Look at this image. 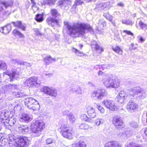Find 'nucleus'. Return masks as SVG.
I'll list each match as a JSON object with an SVG mask.
<instances>
[{
  "label": "nucleus",
  "mask_w": 147,
  "mask_h": 147,
  "mask_svg": "<svg viewBox=\"0 0 147 147\" xmlns=\"http://www.w3.org/2000/svg\"><path fill=\"white\" fill-rule=\"evenodd\" d=\"M64 24L67 28L69 34L73 38L83 35L86 30L89 31L92 30V28L88 24L81 23L71 26L67 22H64Z\"/></svg>",
  "instance_id": "obj_1"
},
{
  "label": "nucleus",
  "mask_w": 147,
  "mask_h": 147,
  "mask_svg": "<svg viewBox=\"0 0 147 147\" xmlns=\"http://www.w3.org/2000/svg\"><path fill=\"white\" fill-rule=\"evenodd\" d=\"M45 123L42 120H37L31 125L32 132L36 136H39L42 130L45 128Z\"/></svg>",
  "instance_id": "obj_2"
},
{
  "label": "nucleus",
  "mask_w": 147,
  "mask_h": 147,
  "mask_svg": "<svg viewBox=\"0 0 147 147\" xmlns=\"http://www.w3.org/2000/svg\"><path fill=\"white\" fill-rule=\"evenodd\" d=\"M60 132L64 137L69 139L73 138L75 135V133L71 127L68 126L66 124L62 125L60 128Z\"/></svg>",
  "instance_id": "obj_3"
},
{
  "label": "nucleus",
  "mask_w": 147,
  "mask_h": 147,
  "mask_svg": "<svg viewBox=\"0 0 147 147\" xmlns=\"http://www.w3.org/2000/svg\"><path fill=\"white\" fill-rule=\"evenodd\" d=\"M24 100L25 106L30 109L34 111L39 109L40 105L38 102L32 98H25Z\"/></svg>",
  "instance_id": "obj_4"
},
{
  "label": "nucleus",
  "mask_w": 147,
  "mask_h": 147,
  "mask_svg": "<svg viewBox=\"0 0 147 147\" xmlns=\"http://www.w3.org/2000/svg\"><path fill=\"white\" fill-rule=\"evenodd\" d=\"M107 95V93L105 90L98 89L92 92L91 97L95 100H101Z\"/></svg>",
  "instance_id": "obj_5"
},
{
  "label": "nucleus",
  "mask_w": 147,
  "mask_h": 147,
  "mask_svg": "<svg viewBox=\"0 0 147 147\" xmlns=\"http://www.w3.org/2000/svg\"><path fill=\"white\" fill-rule=\"evenodd\" d=\"M40 81L38 78L34 76L26 80L24 82V84L29 87H38L40 86Z\"/></svg>",
  "instance_id": "obj_6"
},
{
  "label": "nucleus",
  "mask_w": 147,
  "mask_h": 147,
  "mask_svg": "<svg viewBox=\"0 0 147 147\" xmlns=\"http://www.w3.org/2000/svg\"><path fill=\"white\" fill-rule=\"evenodd\" d=\"M112 122L115 127L117 129H121L124 126V122L119 116H114L113 117Z\"/></svg>",
  "instance_id": "obj_7"
},
{
  "label": "nucleus",
  "mask_w": 147,
  "mask_h": 147,
  "mask_svg": "<svg viewBox=\"0 0 147 147\" xmlns=\"http://www.w3.org/2000/svg\"><path fill=\"white\" fill-rule=\"evenodd\" d=\"M41 91L51 96L56 97L57 95V90L53 88L45 86L41 89Z\"/></svg>",
  "instance_id": "obj_8"
},
{
  "label": "nucleus",
  "mask_w": 147,
  "mask_h": 147,
  "mask_svg": "<svg viewBox=\"0 0 147 147\" xmlns=\"http://www.w3.org/2000/svg\"><path fill=\"white\" fill-rule=\"evenodd\" d=\"M102 103L107 108L111 111H115L117 110V106L113 100H105L102 102Z\"/></svg>",
  "instance_id": "obj_9"
},
{
  "label": "nucleus",
  "mask_w": 147,
  "mask_h": 147,
  "mask_svg": "<svg viewBox=\"0 0 147 147\" xmlns=\"http://www.w3.org/2000/svg\"><path fill=\"white\" fill-rule=\"evenodd\" d=\"M6 114L4 113L3 115H2L1 118L3 119L2 123L5 125L6 126L10 125L11 126H13L15 123H16L15 119L13 118H8V119L6 118L7 116H5Z\"/></svg>",
  "instance_id": "obj_10"
},
{
  "label": "nucleus",
  "mask_w": 147,
  "mask_h": 147,
  "mask_svg": "<svg viewBox=\"0 0 147 147\" xmlns=\"http://www.w3.org/2000/svg\"><path fill=\"white\" fill-rule=\"evenodd\" d=\"M138 108V104L132 101L129 102L126 106L127 110L131 113H133L136 111Z\"/></svg>",
  "instance_id": "obj_11"
},
{
  "label": "nucleus",
  "mask_w": 147,
  "mask_h": 147,
  "mask_svg": "<svg viewBox=\"0 0 147 147\" xmlns=\"http://www.w3.org/2000/svg\"><path fill=\"white\" fill-rule=\"evenodd\" d=\"M18 147H26L29 144L28 139L25 136H21L18 139Z\"/></svg>",
  "instance_id": "obj_12"
},
{
  "label": "nucleus",
  "mask_w": 147,
  "mask_h": 147,
  "mask_svg": "<svg viewBox=\"0 0 147 147\" xmlns=\"http://www.w3.org/2000/svg\"><path fill=\"white\" fill-rule=\"evenodd\" d=\"M13 1L12 0L7 1L0 0V12L2 11L4 8L2 5L4 6V8L6 9L8 7H11L13 5Z\"/></svg>",
  "instance_id": "obj_13"
},
{
  "label": "nucleus",
  "mask_w": 147,
  "mask_h": 147,
  "mask_svg": "<svg viewBox=\"0 0 147 147\" xmlns=\"http://www.w3.org/2000/svg\"><path fill=\"white\" fill-rule=\"evenodd\" d=\"M6 74L8 75L10 79V81H13L15 80H18L19 78V73L16 69H14L10 72H6Z\"/></svg>",
  "instance_id": "obj_14"
},
{
  "label": "nucleus",
  "mask_w": 147,
  "mask_h": 147,
  "mask_svg": "<svg viewBox=\"0 0 147 147\" xmlns=\"http://www.w3.org/2000/svg\"><path fill=\"white\" fill-rule=\"evenodd\" d=\"M110 75H113L108 74H105V77L102 80L103 84L107 88H112V86H110L111 84L113 83L112 80V78H110L109 77Z\"/></svg>",
  "instance_id": "obj_15"
},
{
  "label": "nucleus",
  "mask_w": 147,
  "mask_h": 147,
  "mask_svg": "<svg viewBox=\"0 0 147 147\" xmlns=\"http://www.w3.org/2000/svg\"><path fill=\"white\" fill-rule=\"evenodd\" d=\"M110 78H112L113 83L110 86H112V88H117L119 86L121 81L117 77L113 75H110L109 76Z\"/></svg>",
  "instance_id": "obj_16"
},
{
  "label": "nucleus",
  "mask_w": 147,
  "mask_h": 147,
  "mask_svg": "<svg viewBox=\"0 0 147 147\" xmlns=\"http://www.w3.org/2000/svg\"><path fill=\"white\" fill-rule=\"evenodd\" d=\"M16 124V128L20 133L24 134L28 131V128L27 125H21L18 123Z\"/></svg>",
  "instance_id": "obj_17"
},
{
  "label": "nucleus",
  "mask_w": 147,
  "mask_h": 147,
  "mask_svg": "<svg viewBox=\"0 0 147 147\" xmlns=\"http://www.w3.org/2000/svg\"><path fill=\"white\" fill-rule=\"evenodd\" d=\"M109 5V2L97 3L96 4L95 9L98 10H101L107 8Z\"/></svg>",
  "instance_id": "obj_18"
},
{
  "label": "nucleus",
  "mask_w": 147,
  "mask_h": 147,
  "mask_svg": "<svg viewBox=\"0 0 147 147\" xmlns=\"http://www.w3.org/2000/svg\"><path fill=\"white\" fill-rule=\"evenodd\" d=\"M91 45L92 49L95 50L98 53H100L103 51V50L97 44L96 41L93 40L91 42Z\"/></svg>",
  "instance_id": "obj_19"
},
{
  "label": "nucleus",
  "mask_w": 147,
  "mask_h": 147,
  "mask_svg": "<svg viewBox=\"0 0 147 147\" xmlns=\"http://www.w3.org/2000/svg\"><path fill=\"white\" fill-rule=\"evenodd\" d=\"M105 147H122L118 142L111 141L108 142L105 144Z\"/></svg>",
  "instance_id": "obj_20"
},
{
  "label": "nucleus",
  "mask_w": 147,
  "mask_h": 147,
  "mask_svg": "<svg viewBox=\"0 0 147 147\" xmlns=\"http://www.w3.org/2000/svg\"><path fill=\"white\" fill-rule=\"evenodd\" d=\"M11 30L10 25L8 24L5 26L0 28V32L5 34H8Z\"/></svg>",
  "instance_id": "obj_21"
},
{
  "label": "nucleus",
  "mask_w": 147,
  "mask_h": 147,
  "mask_svg": "<svg viewBox=\"0 0 147 147\" xmlns=\"http://www.w3.org/2000/svg\"><path fill=\"white\" fill-rule=\"evenodd\" d=\"M47 22L49 25L53 27L55 25H59V22L57 20L52 17H49L47 19Z\"/></svg>",
  "instance_id": "obj_22"
},
{
  "label": "nucleus",
  "mask_w": 147,
  "mask_h": 147,
  "mask_svg": "<svg viewBox=\"0 0 147 147\" xmlns=\"http://www.w3.org/2000/svg\"><path fill=\"white\" fill-rule=\"evenodd\" d=\"M143 88L139 87H136L131 89L130 91V94L134 96L135 94H139L142 91Z\"/></svg>",
  "instance_id": "obj_23"
},
{
  "label": "nucleus",
  "mask_w": 147,
  "mask_h": 147,
  "mask_svg": "<svg viewBox=\"0 0 147 147\" xmlns=\"http://www.w3.org/2000/svg\"><path fill=\"white\" fill-rule=\"evenodd\" d=\"M87 112L89 116L91 118H94L96 115V113L94 109L90 107L87 108Z\"/></svg>",
  "instance_id": "obj_24"
},
{
  "label": "nucleus",
  "mask_w": 147,
  "mask_h": 147,
  "mask_svg": "<svg viewBox=\"0 0 147 147\" xmlns=\"http://www.w3.org/2000/svg\"><path fill=\"white\" fill-rule=\"evenodd\" d=\"M71 4V1L70 0H62L59 2V5L61 7L64 6L67 9L69 8L68 5H70Z\"/></svg>",
  "instance_id": "obj_25"
},
{
  "label": "nucleus",
  "mask_w": 147,
  "mask_h": 147,
  "mask_svg": "<svg viewBox=\"0 0 147 147\" xmlns=\"http://www.w3.org/2000/svg\"><path fill=\"white\" fill-rule=\"evenodd\" d=\"M71 90L74 93L77 94H81L82 90L81 88L79 86L75 85L72 86L71 88Z\"/></svg>",
  "instance_id": "obj_26"
},
{
  "label": "nucleus",
  "mask_w": 147,
  "mask_h": 147,
  "mask_svg": "<svg viewBox=\"0 0 147 147\" xmlns=\"http://www.w3.org/2000/svg\"><path fill=\"white\" fill-rule=\"evenodd\" d=\"M20 121H24L26 122H29L32 120L31 117L27 114L25 113H23L20 116Z\"/></svg>",
  "instance_id": "obj_27"
},
{
  "label": "nucleus",
  "mask_w": 147,
  "mask_h": 147,
  "mask_svg": "<svg viewBox=\"0 0 147 147\" xmlns=\"http://www.w3.org/2000/svg\"><path fill=\"white\" fill-rule=\"evenodd\" d=\"M56 59L55 58H52L50 56H47L45 57L44 61L45 62V65H48L52 62L56 61Z\"/></svg>",
  "instance_id": "obj_28"
},
{
  "label": "nucleus",
  "mask_w": 147,
  "mask_h": 147,
  "mask_svg": "<svg viewBox=\"0 0 147 147\" xmlns=\"http://www.w3.org/2000/svg\"><path fill=\"white\" fill-rule=\"evenodd\" d=\"M12 23L16 27L21 28L23 30H25L26 25L24 24H22L21 21H17L16 22H12Z\"/></svg>",
  "instance_id": "obj_29"
},
{
  "label": "nucleus",
  "mask_w": 147,
  "mask_h": 147,
  "mask_svg": "<svg viewBox=\"0 0 147 147\" xmlns=\"http://www.w3.org/2000/svg\"><path fill=\"white\" fill-rule=\"evenodd\" d=\"M10 84L5 85L1 88V91L2 93H5L7 92L11 91Z\"/></svg>",
  "instance_id": "obj_30"
},
{
  "label": "nucleus",
  "mask_w": 147,
  "mask_h": 147,
  "mask_svg": "<svg viewBox=\"0 0 147 147\" xmlns=\"http://www.w3.org/2000/svg\"><path fill=\"white\" fill-rule=\"evenodd\" d=\"M13 107V110L16 112L20 113L21 112V107L20 105L16 102L12 105Z\"/></svg>",
  "instance_id": "obj_31"
},
{
  "label": "nucleus",
  "mask_w": 147,
  "mask_h": 147,
  "mask_svg": "<svg viewBox=\"0 0 147 147\" xmlns=\"http://www.w3.org/2000/svg\"><path fill=\"white\" fill-rule=\"evenodd\" d=\"M104 16L107 20L109 21L114 26H115V20H113V17L109 13H104L103 14Z\"/></svg>",
  "instance_id": "obj_32"
},
{
  "label": "nucleus",
  "mask_w": 147,
  "mask_h": 147,
  "mask_svg": "<svg viewBox=\"0 0 147 147\" xmlns=\"http://www.w3.org/2000/svg\"><path fill=\"white\" fill-rule=\"evenodd\" d=\"M72 147H86V144L83 140H80L77 143L72 145Z\"/></svg>",
  "instance_id": "obj_33"
},
{
  "label": "nucleus",
  "mask_w": 147,
  "mask_h": 147,
  "mask_svg": "<svg viewBox=\"0 0 147 147\" xmlns=\"http://www.w3.org/2000/svg\"><path fill=\"white\" fill-rule=\"evenodd\" d=\"M147 93V87L145 89H143L141 92L140 95L138 96L141 99L145 98L147 96L146 93Z\"/></svg>",
  "instance_id": "obj_34"
},
{
  "label": "nucleus",
  "mask_w": 147,
  "mask_h": 147,
  "mask_svg": "<svg viewBox=\"0 0 147 147\" xmlns=\"http://www.w3.org/2000/svg\"><path fill=\"white\" fill-rule=\"evenodd\" d=\"M67 119H68L69 122L72 123L74 122L76 120V118L75 116L71 113H69L67 115Z\"/></svg>",
  "instance_id": "obj_35"
},
{
  "label": "nucleus",
  "mask_w": 147,
  "mask_h": 147,
  "mask_svg": "<svg viewBox=\"0 0 147 147\" xmlns=\"http://www.w3.org/2000/svg\"><path fill=\"white\" fill-rule=\"evenodd\" d=\"M72 51L74 52L75 54L78 56L83 57L85 55L84 53L82 52H80L77 49L73 47Z\"/></svg>",
  "instance_id": "obj_36"
},
{
  "label": "nucleus",
  "mask_w": 147,
  "mask_h": 147,
  "mask_svg": "<svg viewBox=\"0 0 147 147\" xmlns=\"http://www.w3.org/2000/svg\"><path fill=\"white\" fill-rule=\"evenodd\" d=\"M113 50L119 55H122L123 53L122 50L119 47L116 46L112 48Z\"/></svg>",
  "instance_id": "obj_37"
},
{
  "label": "nucleus",
  "mask_w": 147,
  "mask_h": 147,
  "mask_svg": "<svg viewBox=\"0 0 147 147\" xmlns=\"http://www.w3.org/2000/svg\"><path fill=\"white\" fill-rule=\"evenodd\" d=\"M131 131H124L123 132H120L118 134V136L120 137L123 136L124 137H128L130 136V133Z\"/></svg>",
  "instance_id": "obj_38"
},
{
  "label": "nucleus",
  "mask_w": 147,
  "mask_h": 147,
  "mask_svg": "<svg viewBox=\"0 0 147 147\" xmlns=\"http://www.w3.org/2000/svg\"><path fill=\"white\" fill-rule=\"evenodd\" d=\"M35 20L38 22H42L43 20V16L41 14H37L36 16Z\"/></svg>",
  "instance_id": "obj_39"
},
{
  "label": "nucleus",
  "mask_w": 147,
  "mask_h": 147,
  "mask_svg": "<svg viewBox=\"0 0 147 147\" xmlns=\"http://www.w3.org/2000/svg\"><path fill=\"white\" fill-rule=\"evenodd\" d=\"M7 139L3 138L0 140V146H3L7 143Z\"/></svg>",
  "instance_id": "obj_40"
},
{
  "label": "nucleus",
  "mask_w": 147,
  "mask_h": 147,
  "mask_svg": "<svg viewBox=\"0 0 147 147\" xmlns=\"http://www.w3.org/2000/svg\"><path fill=\"white\" fill-rule=\"evenodd\" d=\"M51 12L52 16L55 18L57 17L60 15L56 9H52L51 10Z\"/></svg>",
  "instance_id": "obj_41"
},
{
  "label": "nucleus",
  "mask_w": 147,
  "mask_h": 147,
  "mask_svg": "<svg viewBox=\"0 0 147 147\" xmlns=\"http://www.w3.org/2000/svg\"><path fill=\"white\" fill-rule=\"evenodd\" d=\"M126 98L120 97L118 96L117 97V102L123 105L124 104Z\"/></svg>",
  "instance_id": "obj_42"
},
{
  "label": "nucleus",
  "mask_w": 147,
  "mask_h": 147,
  "mask_svg": "<svg viewBox=\"0 0 147 147\" xmlns=\"http://www.w3.org/2000/svg\"><path fill=\"white\" fill-rule=\"evenodd\" d=\"M79 128L81 129H87L89 128V126L86 123H83L80 125Z\"/></svg>",
  "instance_id": "obj_43"
},
{
  "label": "nucleus",
  "mask_w": 147,
  "mask_h": 147,
  "mask_svg": "<svg viewBox=\"0 0 147 147\" xmlns=\"http://www.w3.org/2000/svg\"><path fill=\"white\" fill-rule=\"evenodd\" d=\"M139 25L142 29L144 30H146L147 29V24L144 23L142 21H140V22Z\"/></svg>",
  "instance_id": "obj_44"
},
{
  "label": "nucleus",
  "mask_w": 147,
  "mask_h": 147,
  "mask_svg": "<svg viewBox=\"0 0 147 147\" xmlns=\"http://www.w3.org/2000/svg\"><path fill=\"white\" fill-rule=\"evenodd\" d=\"M13 35H17L19 36L20 38H22L24 37V35L20 32L16 30H14L13 32Z\"/></svg>",
  "instance_id": "obj_45"
},
{
  "label": "nucleus",
  "mask_w": 147,
  "mask_h": 147,
  "mask_svg": "<svg viewBox=\"0 0 147 147\" xmlns=\"http://www.w3.org/2000/svg\"><path fill=\"white\" fill-rule=\"evenodd\" d=\"M104 120L102 119H97L95 121V124L96 125L98 126L100 124H102L104 122Z\"/></svg>",
  "instance_id": "obj_46"
},
{
  "label": "nucleus",
  "mask_w": 147,
  "mask_h": 147,
  "mask_svg": "<svg viewBox=\"0 0 147 147\" xmlns=\"http://www.w3.org/2000/svg\"><path fill=\"white\" fill-rule=\"evenodd\" d=\"M7 66L6 63L2 61H0V69H6Z\"/></svg>",
  "instance_id": "obj_47"
},
{
  "label": "nucleus",
  "mask_w": 147,
  "mask_h": 147,
  "mask_svg": "<svg viewBox=\"0 0 147 147\" xmlns=\"http://www.w3.org/2000/svg\"><path fill=\"white\" fill-rule=\"evenodd\" d=\"M138 122H136L134 121H132L130 123L131 127L134 128H138L139 127Z\"/></svg>",
  "instance_id": "obj_48"
},
{
  "label": "nucleus",
  "mask_w": 147,
  "mask_h": 147,
  "mask_svg": "<svg viewBox=\"0 0 147 147\" xmlns=\"http://www.w3.org/2000/svg\"><path fill=\"white\" fill-rule=\"evenodd\" d=\"M117 96L126 98L127 96V94L124 91L121 90L120 92L119 95Z\"/></svg>",
  "instance_id": "obj_49"
},
{
  "label": "nucleus",
  "mask_w": 147,
  "mask_h": 147,
  "mask_svg": "<svg viewBox=\"0 0 147 147\" xmlns=\"http://www.w3.org/2000/svg\"><path fill=\"white\" fill-rule=\"evenodd\" d=\"M122 22L123 24L129 25H132L133 23L129 19L122 20Z\"/></svg>",
  "instance_id": "obj_50"
},
{
  "label": "nucleus",
  "mask_w": 147,
  "mask_h": 147,
  "mask_svg": "<svg viewBox=\"0 0 147 147\" xmlns=\"http://www.w3.org/2000/svg\"><path fill=\"white\" fill-rule=\"evenodd\" d=\"M34 31L35 32V34L38 36H41L44 35L43 34L41 33L38 29L35 28L33 29Z\"/></svg>",
  "instance_id": "obj_51"
},
{
  "label": "nucleus",
  "mask_w": 147,
  "mask_h": 147,
  "mask_svg": "<svg viewBox=\"0 0 147 147\" xmlns=\"http://www.w3.org/2000/svg\"><path fill=\"white\" fill-rule=\"evenodd\" d=\"M96 105L100 112L102 113H103L105 112L104 109L99 104H96Z\"/></svg>",
  "instance_id": "obj_52"
},
{
  "label": "nucleus",
  "mask_w": 147,
  "mask_h": 147,
  "mask_svg": "<svg viewBox=\"0 0 147 147\" xmlns=\"http://www.w3.org/2000/svg\"><path fill=\"white\" fill-rule=\"evenodd\" d=\"M22 61H21L18 60L17 59H12L11 60V62L12 63H14V64H16L17 63L18 64L20 65H21V64H22Z\"/></svg>",
  "instance_id": "obj_53"
},
{
  "label": "nucleus",
  "mask_w": 147,
  "mask_h": 147,
  "mask_svg": "<svg viewBox=\"0 0 147 147\" xmlns=\"http://www.w3.org/2000/svg\"><path fill=\"white\" fill-rule=\"evenodd\" d=\"M114 38L115 40L119 42H120L121 41L119 34H115L114 35Z\"/></svg>",
  "instance_id": "obj_54"
},
{
  "label": "nucleus",
  "mask_w": 147,
  "mask_h": 147,
  "mask_svg": "<svg viewBox=\"0 0 147 147\" xmlns=\"http://www.w3.org/2000/svg\"><path fill=\"white\" fill-rule=\"evenodd\" d=\"M102 69L103 70H105V69H108L110 68V66L109 65H102Z\"/></svg>",
  "instance_id": "obj_55"
},
{
  "label": "nucleus",
  "mask_w": 147,
  "mask_h": 147,
  "mask_svg": "<svg viewBox=\"0 0 147 147\" xmlns=\"http://www.w3.org/2000/svg\"><path fill=\"white\" fill-rule=\"evenodd\" d=\"M22 64H21V65H25L27 67H30L32 66V65L31 64L27 62L22 61Z\"/></svg>",
  "instance_id": "obj_56"
},
{
  "label": "nucleus",
  "mask_w": 147,
  "mask_h": 147,
  "mask_svg": "<svg viewBox=\"0 0 147 147\" xmlns=\"http://www.w3.org/2000/svg\"><path fill=\"white\" fill-rule=\"evenodd\" d=\"M88 117L85 114H82L81 115V118L84 121H86Z\"/></svg>",
  "instance_id": "obj_57"
},
{
  "label": "nucleus",
  "mask_w": 147,
  "mask_h": 147,
  "mask_svg": "<svg viewBox=\"0 0 147 147\" xmlns=\"http://www.w3.org/2000/svg\"><path fill=\"white\" fill-rule=\"evenodd\" d=\"M83 2L81 0H76L75 1V3L77 5L82 4Z\"/></svg>",
  "instance_id": "obj_58"
},
{
  "label": "nucleus",
  "mask_w": 147,
  "mask_h": 147,
  "mask_svg": "<svg viewBox=\"0 0 147 147\" xmlns=\"http://www.w3.org/2000/svg\"><path fill=\"white\" fill-rule=\"evenodd\" d=\"M53 140L51 138H48L47 139L46 141V143L47 144H50L52 143Z\"/></svg>",
  "instance_id": "obj_59"
},
{
  "label": "nucleus",
  "mask_w": 147,
  "mask_h": 147,
  "mask_svg": "<svg viewBox=\"0 0 147 147\" xmlns=\"http://www.w3.org/2000/svg\"><path fill=\"white\" fill-rule=\"evenodd\" d=\"M123 32L126 33L128 35L133 36V34L130 31L127 30H124Z\"/></svg>",
  "instance_id": "obj_60"
},
{
  "label": "nucleus",
  "mask_w": 147,
  "mask_h": 147,
  "mask_svg": "<svg viewBox=\"0 0 147 147\" xmlns=\"http://www.w3.org/2000/svg\"><path fill=\"white\" fill-rule=\"evenodd\" d=\"M94 68L96 70L100 69H102V66L101 65H97L95 66Z\"/></svg>",
  "instance_id": "obj_61"
},
{
  "label": "nucleus",
  "mask_w": 147,
  "mask_h": 147,
  "mask_svg": "<svg viewBox=\"0 0 147 147\" xmlns=\"http://www.w3.org/2000/svg\"><path fill=\"white\" fill-rule=\"evenodd\" d=\"M11 90H12L16 89L17 88V86L15 84H11Z\"/></svg>",
  "instance_id": "obj_62"
},
{
  "label": "nucleus",
  "mask_w": 147,
  "mask_h": 147,
  "mask_svg": "<svg viewBox=\"0 0 147 147\" xmlns=\"http://www.w3.org/2000/svg\"><path fill=\"white\" fill-rule=\"evenodd\" d=\"M20 92H14L13 93V95L16 98L19 97V96L20 95Z\"/></svg>",
  "instance_id": "obj_63"
},
{
  "label": "nucleus",
  "mask_w": 147,
  "mask_h": 147,
  "mask_svg": "<svg viewBox=\"0 0 147 147\" xmlns=\"http://www.w3.org/2000/svg\"><path fill=\"white\" fill-rule=\"evenodd\" d=\"M92 118H91L89 117H88L86 121L90 123H93L94 121V120L92 119Z\"/></svg>",
  "instance_id": "obj_64"
}]
</instances>
